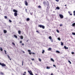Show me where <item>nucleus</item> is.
Here are the masks:
<instances>
[{
	"instance_id": "f257e3e1",
	"label": "nucleus",
	"mask_w": 75,
	"mask_h": 75,
	"mask_svg": "<svg viewBox=\"0 0 75 75\" xmlns=\"http://www.w3.org/2000/svg\"><path fill=\"white\" fill-rule=\"evenodd\" d=\"M38 27H40V28H42L43 29H44V28H45V26L41 25H39Z\"/></svg>"
},
{
	"instance_id": "f03ea898",
	"label": "nucleus",
	"mask_w": 75,
	"mask_h": 75,
	"mask_svg": "<svg viewBox=\"0 0 75 75\" xmlns=\"http://www.w3.org/2000/svg\"><path fill=\"white\" fill-rule=\"evenodd\" d=\"M0 65H1L2 67H5L6 65L5 64H4V63L2 64L0 62Z\"/></svg>"
},
{
	"instance_id": "7ed1b4c3",
	"label": "nucleus",
	"mask_w": 75,
	"mask_h": 75,
	"mask_svg": "<svg viewBox=\"0 0 75 75\" xmlns=\"http://www.w3.org/2000/svg\"><path fill=\"white\" fill-rule=\"evenodd\" d=\"M59 16L61 18H64V16H63V15L61 14H60L59 15Z\"/></svg>"
},
{
	"instance_id": "20e7f679",
	"label": "nucleus",
	"mask_w": 75,
	"mask_h": 75,
	"mask_svg": "<svg viewBox=\"0 0 75 75\" xmlns=\"http://www.w3.org/2000/svg\"><path fill=\"white\" fill-rule=\"evenodd\" d=\"M28 72H29V74H30V75H33V73L32 72V71H31V70H30V71H28Z\"/></svg>"
},
{
	"instance_id": "39448f33",
	"label": "nucleus",
	"mask_w": 75,
	"mask_h": 75,
	"mask_svg": "<svg viewBox=\"0 0 75 75\" xmlns=\"http://www.w3.org/2000/svg\"><path fill=\"white\" fill-rule=\"evenodd\" d=\"M28 52H29V54L30 55H31V54H32V52H31V50H28Z\"/></svg>"
},
{
	"instance_id": "423d86ee",
	"label": "nucleus",
	"mask_w": 75,
	"mask_h": 75,
	"mask_svg": "<svg viewBox=\"0 0 75 75\" xmlns=\"http://www.w3.org/2000/svg\"><path fill=\"white\" fill-rule=\"evenodd\" d=\"M25 5L26 6H28V3L26 1H25Z\"/></svg>"
},
{
	"instance_id": "0eeeda50",
	"label": "nucleus",
	"mask_w": 75,
	"mask_h": 75,
	"mask_svg": "<svg viewBox=\"0 0 75 75\" xmlns=\"http://www.w3.org/2000/svg\"><path fill=\"white\" fill-rule=\"evenodd\" d=\"M43 3L44 5H47V3L46 1H44L43 2Z\"/></svg>"
},
{
	"instance_id": "6e6552de",
	"label": "nucleus",
	"mask_w": 75,
	"mask_h": 75,
	"mask_svg": "<svg viewBox=\"0 0 75 75\" xmlns=\"http://www.w3.org/2000/svg\"><path fill=\"white\" fill-rule=\"evenodd\" d=\"M13 11V12H14L15 13H17L18 12L15 9H14Z\"/></svg>"
},
{
	"instance_id": "1a4fd4ad",
	"label": "nucleus",
	"mask_w": 75,
	"mask_h": 75,
	"mask_svg": "<svg viewBox=\"0 0 75 75\" xmlns=\"http://www.w3.org/2000/svg\"><path fill=\"white\" fill-rule=\"evenodd\" d=\"M20 38L21 39V40H23V36H19Z\"/></svg>"
},
{
	"instance_id": "9d476101",
	"label": "nucleus",
	"mask_w": 75,
	"mask_h": 75,
	"mask_svg": "<svg viewBox=\"0 0 75 75\" xmlns=\"http://www.w3.org/2000/svg\"><path fill=\"white\" fill-rule=\"evenodd\" d=\"M64 49H65V50H67V49H68V47H66V46H64Z\"/></svg>"
},
{
	"instance_id": "9b49d317",
	"label": "nucleus",
	"mask_w": 75,
	"mask_h": 75,
	"mask_svg": "<svg viewBox=\"0 0 75 75\" xmlns=\"http://www.w3.org/2000/svg\"><path fill=\"white\" fill-rule=\"evenodd\" d=\"M14 16H15L16 17V16H17V13H14Z\"/></svg>"
},
{
	"instance_id": "f8f14e48",
	"label": "nucleus",
	"mask_w": 75,
	"mask_h": 75,
	"mask_svg": "<svg viewBox=\"0 0 75 75\" xmlns=\"http://www.w3.org/2000/svg\"><path fill=\"white\" fill-rule=\"evenodd\" d=\"M18 33L19 34H21V31L20 30L18 31Z\"/></svg>"
},
{
	"instance_id": "ddd939ff",
	"label": "nucleus",
	"mask_w": 75,
	"mask_h": 75,
	"mask_svg": "<svg viewBox=\"0 0 75 75\" xmlns=\"http://www.w3.org/2000/svg\"><path fill=\"white\" fill-rule=\"evenodd\" d=\"M4 32L5 34H6V33H7V30H4Z\"/></svg>"
},
{
	"instance_id": "4468645a",
	"label": "nucleus",
	"mask_w": 75,
	"mask_h": 75,
	"mask_svg": "<svg viewBox=\"0 0 75 75\" xmlns=\"http://www.w3.org/2000/svg\"><path fill=\"white\" fill-rule=\"evenodd\" d=\"M56 8L57 10H59L60 8L59 7L57 6V7H56Z\"/></svg>"
},
{
	"instance_id": "2eb2a0df",
	"label": "nucleus",
	"mask_w": 75,
	"mask_h": 75,
	"mask_svg": "<svg viewBox=\"0 0 75 75\" xmlns=\"http://www.w3.org/2000/svg\"><path fill=\"white\" fill-rule=\"evenodd\" d=\"M30 19L29 18H28L26 19V20L27 21H29Z\"/></svg>"
},
{
	"instance_id": "dca6fc26",
	"label": "nucleus",
	"mask_w": 75,
	"mask_h": 75,
	"mask_svg": "<svg viewBox=\"0 0 75 75\" xmlns=\"http://www.w3.org/2000/svg\"><path fill=\"white\" fill-rule=\"evenodd\" d=\"M14 37H15V38H17V36L16 35H14Z\"/></svg>"
},
{
	"instance_id": "f3484780",
	"label": "nucleus",
	"mask_w": 75,
	"mask_h": 75,
	"mask_svg": "<svg viewBox=\"0 0 75 75\" xmlns=\"http://www.w3.org/2000/svg\"><path fill=\"white\" fill-rule=\"evenodd\" d=\"M51 60L53 62H54L55 61L54 60V59L52 58L51 59Z\"/></svg>"
},
{
	"instance_id": "a211bd4d",
	"label": "nucleus",
	"mask_w": 75,
	"mask_h": 75,
	"mask_svg": "<svg viewBox=\"0 0 75 75\" xmlns=\"http://www.w3.org/2000/svg\"><path fill=\"white\" fill-rule=\"evenodd\" d=\"M44 52H45V50H43L42 51V54H44Z\"/></svg>"
},
{
	"instance_id": "6ab92c4d",
	"label": "nucleus",
	"mask_w": 75,
	"mask_h": 75,
	"mask_svg": "<svg viewBox=\"0 0 75 75\" xmlns=\"http://www.w3.org/2000/svg\"><path fill=\"white\" fill-rule=\"evenodd\" d=\"M39 61L40 62H41V59L40 58H38Z\"/></svg>"
},
{
	"instance_id": "aec40b11",
	"label": "nucleus",
	"mask_w": 75,
	"mask_h": 75,
	"mask_svg": "<svg viewBox=\"0 0 75 75\" xmlns=\"http://www.w3.org/2000/svg\"><path fill=\"white\" fill-rule=\"evenodd\" d=\"M38 8H41V6L40 5H39L38 6Z\"/></svg>"
},
{
	"instance_id": "412c9836",
	"label": "nucleus",
	"mask_w": 75,
	"mask_h": 75,
	"mask_svg": "<svg viewBox=\"0 0 75 75\" xmlns=\"http://www.w3.org/2000/svg\"><path fill=\"white\" fill-rule=\"evenodd\" d=\"M49 38L50 40H51V39H52V37H51V36H49Z\"/></svg>"
},
{
	"instance_id": "4be33fe9",
	"label": "nucleus",
	"mask_w": 75,
	"mask_h": 75,
	"mask_svg": "<svg viewBox=\"0 0 75 75\" xmlns=\"http://www.w3.org/2000/svg\"><path fill=\"white\" fill-rule=\"evenodd\" d=\"M61 45H64V43L62 42H61Z\"/></svg>"
},
{
	"instance_id": "5701e85b",
	"label": "nucleus",
	"mask_w": 75,
	"mask_h": 75,
	"mask_svg": "<svg viewBox=\"0 0 75 75\" xmlns=\"http://www.w3.org/2000/svg\"><path fill=\"white\" fill-rule=\"evenodd\" d=\"M48 50L49 51H51V47L49 48V49H48Z\"/></svg>"
},
{
	"instance_id": "b1692460",
	"label": "nucleus",
	"mask_w": 75,
	"mask_h": 75,
	"mask_svg": "<svg viewBox=\"0 0 75 75\" xmlns=\"http://www.w3.org/2000/svg\"><path fill=\"white\" fill-rule=\"evenodd\" d=\"M46 68H47V69H50V67H47Z\"/></svg>"
},
{
	"instance_id": "393cba45",
	"label": "nucleus",
	"mask_w": 75,
	"mask_h": 75,
	"mask_svg": "<svg viewBox=\"0 0 75 75\" xmlns=\"http://www.w3.org/2000/svg\"><path fill=\"white\" fill-rule=\"evenodd\" d=\"M72 25V26H75V23H73Z\"/></svg>"
},
{
	"instance_id": "a878e982",
	"label": "nucleus",
	"mask_w": 75,
	"mask_h": 75,
	"mask_svg": "<svg viewBox=\"0 0 75 75\" xmlns=\"http://www.w3.org/2000/svg\"><path fill=\"white\" fill-rule=\"evenodd\" d=\"M56 52L57 53H60V52L58 51H56Z\"/></svg>"
},
{
	"instance_id": "bb28decb",
	"label": "nucleus",
	"mask_w": 75,
	"mask_h": 75,
	"mask_svg": "<svg viewBox=\"0 0 75 75\" xmlns=\"http://www.w3.org/2000/svg\"><path fill=\"white\" fill-rule=\"evenodd\" d=\"M50 41L52 42H53V39H50Z\"/></svg>"
},
{
	"instance_id": "cd10ccee",
	"label": "nucleus",
	"mask_w": 75,
	"mask_h": 75,
	"mask_svg": "<svg viewBox=\"0 0 75 75\" xmlns=\"http://www.w3.org/2000/svg\"><path fill=\"white\" fill-rule=\"evenodd\" d=\"M4 18H5V19H7V16H5Z\"/></svg>"
},
{
	"instance_id": "c85d7f7f",
	"label": "nucleus",
	"mask_w": 75,
	"mask_h": 75,
	"mask_svg": "<svg viewBox=\"0 0 75 75\" xmlns=\"http://www.w3.org/2000/svg\"><path fill=\"white\" fill-rule=\"evenodd\" d=\"M58 40H59V41H60L61 40V39L59 38H58Z\"/></svg>"
},
{
	"instance_id": "c756f323",
	"label": "nucleus",
	"mask_w": 75,
	"mask_h": 75,
	"mask_svg": "<svg viewBox=\"0 0 75 75\" xmlns=\"http://www.w3.org/2000/svg\"><path fill=\"white\" fill-rule=\"evenodd\" d=\"M0 50H1V51H3V49H2V48H1V47L0 48Z\"/></svg>"
},
{
	"instance_id": "7c9ffc66",
	"label": "nucleus",
	"mask_w": 75,
	"mask_h": 75,
	"mask_svg": "<svg viewBox=\"0 0 75 75\" xmlns=\"http://www.w3.org/2000/svg\"><path fill=\"white\" fill-rule=\"evenodd\" d=\"M23 63H24V61L23 60L22 61V66L23 65Z\"/></svg>"
},
{
	"instance_id": "2f4dec72",
	"label": "nucleus",
	"mask_w": 75,
	"mask_h": 75,
	"mask_svg": "<svg viewBox=\"0 0 75 75\" xmlns=\"http://www.w3.org/2000/svg\"><path fill=\"white\" fill-rule=\"evenodd\" d=\"M68 62H69V64H71V61H70L69 60Z\"/></svg>"
},
{
	"instance_id": "473e14b6",
	"label": "nucleus",
	"mask_w": 75,
	"mask_h": 75,
	"mask_svg": "<svg viewBox=\"0 0 75 75\" xmlns=\"http://www.w3.org/2000/svg\"><path fill=\"white\" fill-rule=\"evenodd\" d=\"M72 34H73V35H75V33H72Z\"/></svg>"
},
{
	"instance_id": "72a5a7b5",
	"label": "nucleus",
	"mask_w": 75,
	"mask_h": 75,
	"mask_svg": "<svg viewBox=\"0 0 75 75\" xmlns=\"http://www.w3.org/2000/svg\"><path fill=\"white\" fill-rule=\"evenodd\" d=\"M67 21H69V20H70V19H67Z\"/></svg>"
},
{
	"instance_id": "f704fd0d",
	"label": "nucleus",
	"mask_w": 75,
	"mask_h": 75,
	"mask_svg": "<svg viewBox=\"0 0 75 75\" xmlns=\"http://www.w3.org/2000/svg\"><path fill=\"white\" fill-rule=\"evenodd\" d=\"M12 44H13V45H15V43H14V42H12Z\"/></svg>"
},
{
	"instance_id": "c9c22d12",
	"label": "nucleus",
	"mask_w": 75,
	"mask_h": 75,
	"mask_svg": "<svg viewBox=\"0 0 75 75\" xmlns=\"http://www.w3.org/2000/svg\"><path fill=\"white\" fill-rule=\"evenodd\" d=\"M4 51L5 52V54H7V53H6V50H4Z\"/></svg>"
},
{
	"instance_id": "e433bc0d",
	"label": "nucleus",
	"mask_w": 75,
	"mask_h": 75,
	"mask_svg": "<svg viewBox=\"0 0 75 75\" xmlns=\"http://www.w3.org/2000/svg\"><path fill=\"white\" fill-rule=\"evenodd\" d=\"M9 21L10 23H11L12 22V21H11V20H9Z\"/></svg>"
},
{
	"instance_id": "4c0bfd02",
	"label": "nucleus",
	"mask_w": 75,
	"mask_h": 75,
	"mask_svg": "<svg viewBox=\"0 0 75 75\" xmlns=\"http://www.w3.org/2000/svg\"><path fill=\"white\" fill-rule=\"evenodd\" d=\"M57 31L58 33H59V30H57Z\"/></svg>"
},
{
	"instance_id": "58836bf2",
	"label": "nucleus",
	"mask_w": 75,
	"mask_h": 75,
	"mask_svg": "<svg viewBox=\"0 0 75 75\" xmlns=\"http://www.w3.org/2000/svg\"><path fill=\"white\" fill-rule=\"evenodd\" d=\"M30 14H31V15H33V12H30Z\"/></svg>"
},
{
	"instance_id": "ea45409f",
	"label": "nucleus",
	"mask_w": 75,
	"mask_h": 75,
	"mask_svg": "<svg viewBox=\"0 0 75 75\" xmlns=\"http://www.w3.org/2000/svg\"><path fill=\"white\" fill-rule=\"evenodd\" d=\"M25 11H26V13H27V9H25Z\"/></svg>"
},
{
	"instance_id": "a19ab883",
	"label": "nucleus",
	"mask_w": 75,
	"mask_h": 75,
	"mask_svg": "<svg viewBox=\"0 0 75 75\" xmlns=\"http://www.w3.org/2000/svg\"><path fill=\"white\" fill-rule=\"evenodd\" d=\"M1 74H2V75H4V74L2 72H1Z\"/></svg>"
},
{
	"instance_id": "79ce46f5",
	"label": "nucleus",
	"mask_w": 75,
	"mask_h": 75,
	"mask_svg": "<svg viewBox=\"0 0 75 75\" xmlns=\"http://www.w3.org/2000/svg\"><path fill=\"white\" fill-rule=\"evenodd\" d=\"M71 54H74V52H71Z\"/></svg>"
},
{
	"instance_id": "37998d69",
	"label": "nucleus",
	"mask_w": 75,
	"mask_h": 75,
	"mask_svg": "<svg viewBox=\"0 0 75 75\" xmlns=\"http://www.w3.org/2000/svg\"><path fill=\"white\" fill-rule=\"evenodd\" d=\"M36 33H39V31H38L37 30L36 31Z\"/></svg>"
},
{
	"instance_id": "c03bdc74",
	"label": "nucleus",
	"mask_w": 75,
	"mask_h": 75,
	"mask_svg": "<svg viewBox=\"0 0 75 75\" xmlns=\"http://www.w3.org/2000/svg\"><path fill=\"white\" fill-rule=\"evenodd\" d=\"M31 59L32 60V61H34L35 59Z\"/></svg>"
},
{
	"instance_id": "a18cd8bd",
	"label": "nucleus",
	"mask_w": 75,
	"mask_h": 75,
	"mask_svg": "<svg viewBox=\"0 0 75 75\" xmlns=\"http://www.w3.org/2000/svg\"><path fill=\"white\" fill-rule=\"evenodd\" d=\"M56 1H57V2H58V1H59V0H55Z\"/></svg>"
},
{
	"instance_id": "49530a36",
	"label": "nucleus",
	"mask_w": 75,
	"mask_h": 75,
	"mask_svg": "<svg viewBox=\"0 0 75 75\" xmlns=\"http://www.w3.org/2000/svg\"><path fill=\"white\" fill-rule=\"evenodd\" d=\"M20 43H21H21H22V41H21L20 42Z\"/></svg>"
},
{
	"instance_id": "de8ad7c7",
	"label": "nucleus",
	"mask_w": 75,
	"mask_h": 75,
	"mask_svg": "<svg viewBox=\"0 0 75 75\" xmlns=\"http://www.w3.org/2000/svg\"><path fill=\"white\" fill-rule=\"evenodd\" d=\"M22 45H23H23H24V43H22Z\"/></svg>"
},
{
	"instance_id": "09e8293b",
	"label": "nucleus",
	"mask_w": 75,
	"mask_h": 75,
	"mask_svg": "<svg viewBox=\"0 0 75 75\" xmlns=\"http://www.w3.org/2000/svg\"><path fill=\"white\" fill-rule=\"evenodd\" d=\"M8 58L9 59H10V56L8 55Z\"/></svg>"
},
{
	"instance_id": "8fccbe9b",
	"label": "nucleus",
	"mask_w": 75,
	"mask_h": 75,
	"mask_svg": "<svg viewBox=\"0 0 75 75\" xmlns=\"http://www.w3.org/2000/svg\"><path fill=\"white\" fill-rule=\"evenodd\" d=\"M53 67H56V66H55V65L54 64L53 65Z\"/></svg>"
},
{
	"instance_id": "3c124183",
	"label": "nucleus",
	"mask_w": 75,
	"mask_h": 75,
	"mask_svg": "<svg viewBox=\"0 0 75 75\" xmlns=\"http://www.w3.org/2000/svg\"><path fill=\"white\" fill-rule=\"evenodd\" d=\"M62 24H61L60 25V27H61V26H62Z\"/></svg>"
},
{
	"instance_id": "603ef678",
	"label": "nucleus",
	"mask_w": 75,
	"mask_h": 75,
	"mask_svg": "<svg viewBox=\"0 0 75 75\" xmlns=\"http://www.w3.org/2000/svg\"><path fill=\"white\" fill-rule=\"evenodd\" d=\"M32 54H35V53H34V52H33L32 53Z\"/></svg>"
},
{
	"instance_id": "864d4df0",
	"label": "nucleus",
	"mask_w": 75,
	"mask_h": 75,
	"mask_svg": "<svg viewBox=\"0 0 75 75\" xmlns=\"http://www.w3.org/2000/svg\"><path fill=\"white\" fill-rule=\"evenodd\" d=\"M70 16H72V13H71V14L70 13Z\"/></svg>"
},
{
	"instance_id": "5fc2aeb1",
	"label": "nucleus",
	"mask_w": 75,
	"mask_h": 75,
	"mask_svg": "<svg viewBox=\"0 0 75 75\" xmlns=\"http://www.w3.org/2000/svg\"><path fill=\"white\" fill-rule=\"evenodd\" d=\"M74 15L75 16V13H74Z\"/></svg>"
},
{
	"instance_id": "6e6d98bb",
	"label": "nucleus",
	"mask_w": 75,
	"mask_h": 75,
	"mask_svg": "<svg viewBox=\"0 0 75 75\" xmlns=\"http://www.w3.org/2000/svg\"><path fill=\"white\" fill-rule=\"evenodd\" d=\"M23 53H25V52H24V51H23Z\"/></svg>"
},
{
	"instance_id": "4d7b16f0",
	"label": "nucleus",
	"mask_w": 75,
	"mask_h": 75,
	"mask_svg": "<svg viewBox=\"0 0 75 75\" xmlns=\"http://www.w3.org/2000/svg\"><path fill=\"white\" fill-rule=\"evenodd\" d=\"M73 13H75V11H74Z\"/></svg>"
},
{
	"instance_id": "13d9d810",
	"label": "nucleus",
	"mask_w": 75,
	"mask_h": 75,
	"mask_svg": "<svg viewBox=\"0 0 75 75\" xmlns=\"http://www.w3.org/2000/svg\"><path fill=\"white\" fill-rule=\"evenodd\" d=\"M68 13H69V14H70V12H69V11H68Z\"/></svg>"
},
{
	"instance_id": "bf43d9fd",
	"label": "nucleus",
	"mask_w": 75,
	"mask_h": 75,
	"mask_svg": "<svg viewBox=\"0 0 75 75\" xmlns=\"http://www.w3.org/2000/svg\"><path fill=\"white\" fill-rule=\"evenodd\" d=\"M51 75H53V74L52 73L51 74Z\"/></svg>"
},
{
	"instance_id": "052dcab7",
	"label": "nucleus",
	"mask_w": 75,
	"mask_h": 75,
	"mask_svg": "<svg viewBox=\"0 0 75 75\" xmlns=\"http://www.w3.org/2000/svg\"><path fill=\"white\" fill-rule=\"evenodd\" d=\"M9 59L10 60V61H11V59Z\"/></svg>"
},
{
	"instance_id": "680f3d73",
	"label": "nucleus",
	"mask_w": 75,
	"mask_h": 75,
	"mask_svg": "<svg viewBox=\"0 0 75 75\" xmlns=\"http://www.w3.org/2000/svg\"><path fill=\"white\" fill-rule=\"evenodd\" d=\"M24 73H25V74H26V72H24Z\"/></svg>"
},
{
	"instance_id": "e2e57ef3",
	"label": "nucleus",
	"mask_w": 75,
	"mask_h": 75,
	"mask_svg": "<svg viewBox=\"0 0 75 75\" xmlns=\"http://www.w3.org/2000/svg\"><path fill=\"white\" fill-rule=\"evenodd\" d=\"M35 75H38V74H35Z\"/></svg>"
},
{
	"instance_id": "0e129e2a",
	"label": "nucleus",
	"mask_w": 75,
	"mask_h": 75,
	"mask_svg": "<svg viewBox=\"0 0 75 75\" xmlns=\"http://www.w3.org/2000/svg\"><path fill=\"white\" fill-rule=\"evenodd\" d=\"M65 6H67V5L66 4V5H65Z\"/></svg>"
},
{
	"instance_id": "69168bd1",
	"label": "nucleus",
	"mask_w": 75,
	"mask_h": 75,
	"mask_svg": "<svg viewBox=\"0 0 75 75\" xmlns=\"http://www.w3.org/2000/svg\"><path fill=\"white\" fill-rule=\"evenodd\" d=\"M23 75H25V74H23Z\"/></svg>"
},
{
	"instance_id": "338daca9",
	"label": "nucleus",
	"mask_w": 75,
	"mask_h": 75,
	"mask_svg": "<svg viewBox=\"0 0 75 75\" xmlns=\"http://www.w3.org/2000/svg\"><path fill=\"white\" fill-rule=\"evenodd\" d=\"M27 42H28V40L27 41Z\"/></svg>"
}]
</instances>
